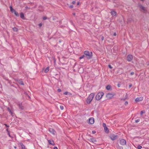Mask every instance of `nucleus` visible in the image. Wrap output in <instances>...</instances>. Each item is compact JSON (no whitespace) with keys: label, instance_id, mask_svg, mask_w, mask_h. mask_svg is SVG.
<instances>
[{"label":"nucleus","instance_id":"a18cd8bd","mask_svg":"<svg viewBox=\"0 0 149 149\" xmlns=\"http://www.w3.org/2000/svg\"><path fill=\"white\" fill-rule=\"evenodd\" d=\"M101 39H102V40H104V37H103V36H102V38H101Z\"/></svg>","mask_w":149,"mask_h":149},{"label":"nucleus","instance_id":"2eb2a0df","mask_svg":"<svg viewBox=\"0 0 149 149\" xmlns=\"http://www.w3.org/2000/svg\"><path fill=\"white\" fill-rule=\"evenodd\" d=\"M21 149H27L25 146L22 144H21Z\"/></svg>","mask_w":149,"mask_h":149},{"label":"nucleus","instance_id":"473e14b6","mask_svg":"<svg viewBox=\"0 0 149 149\" xmlns=\"http://www.w3.org/2000/svg\"><path fill=\"white\" fill-rule=\"evenodd\" d=\"M108 67L110 69H111L112 68V67L111 66V65H109Z\"/></svg>","mask_w":149,"mask_h":149},{"label":"nucleus","instance_id":"ea45409f","mask_svg":"<svg viewBox=\"0 0 149 149\" xmlns=\"http://www.w3.org/2000/svg\"><path fill=\"white\" fill-rule=\"evenodd\" d=\"M53 149H58V148H57V147L54 146V147Z\"/></svg>","mask_w":149,"mask_h":149},{"label":"nucleus","instance_id":"de8ad7c7","mask_svg":"<svg viewBox=\"0 0 149 149\" xmlns=\"http://www.w3.org/2000/svg\"><path fill=\"white\" fill-rule=\"evenodd\" d=\"M5 125H6L7 127H9V126H8V125L7 124H4Z\"/></svg>","mask_w":149,"mask_h":149},{"label":"nucleus","instance_id":"9b49d317","mask_svg":"<svg viewBox=\"0 0 149 149\" xmlns=\"http://www.w3.org/2000/svg\"><path fill=\"white\" fill-rule=\"evenodd\" d=\"M110 13L112 16H115L116 15V13L115 11H112Z\"/></svg>","mask_w":149,"mask_h":149},{"label":"nucleus","instance_id":"a211bd4d","mask_svg":"<svg viewBox=\"0 0 149 149\" xmlns=\"http://www.w3.org/2000/svg\"><path fill=\"white\" fill-rule=\"evenodd\" d=\"M19 108L21 109H24V107L22 106V104H19Z\"/></svg>","mask_w":149,"mask_h":149},{"label":"nucleus","instance_id":"c756f323","mask_svg":"<svg viewBox=\"0 0 149 149\" xmlns=\"http://www.w3.org/2000/svg\"><path fill=\"white\" fill-rule=\"evenodd\" d=\"M118 149H123V147L121 146H118Z\"/></svg>","mask_w":149,"mask_h":149},{"label":"nucleus","instance_id":"37998d69","mask_svg":"<svg viewBox=\"0 0 149 149\" xmlns=\"http://www.w3.org/2000/svg\"><path fill=\"white\" fill-rule=\"evenodd\" d=\"M134 73L133 72H132L130 74L131 75H133L134 74Z\"/></svg>","mask_w":149,"mask_h":149},{"label":"nucleus","instance_id":"6ab92c4d","mask_svg":"<svg viewBox=\"0 0 149 149\" xmlns=\"http://www.w3.org/2000/svg\"><path fill=\"white\" fill-rule=\"evenodd\" d=\"M13 29L14 31L17 32L18 31V29L16 27L13 28Z\"/></svg>","mask_w":149,"mask_h":149},{"label":"nucleus","instance_id":"39448f33","mask_svg":"<svg viewBox=\"0 0 149 149\" xmlns=\"http://www.w3.org/2000/svg\"><path fill=\"white\" fill-rule=\"evenodd\" d=\"M110 138L112 141H113L118 138V136L115 135L113 134H111L109 136Z\"/></svg>","mask_w":149,"mask_h":149},{"label":"nucleus","instance_id":"a878e982","mask_svg":"<svg viewBox=\"0 0 149 149\" xmlns=\"http://www.w3.org/2000/svg\"><path fill=\"white\" fill-rule=\"evenodd\" d=\"M84 57H85V56L84 55H83L82 56H80L79 57V59H81L83 58Z\"/></svg>","mask_w":149,"mask_h":149},{"label":"nucleus","instance_id":"ddd939ff","mask_svg":"<svg viewBox=\"0 0 149 149\" xmlns=\"http://www.w3.org/2000/svg\"><path fill=\"white\" fill-rule=\"evenodd\" d=\"M10 11L12 13H13L15 12V10L13 8L12 6H10Z\"/></svg>","mask_w":149,"mask_h":149},{"label":"nucleus","instance_id":"49530a36","mask_svg":"<svg viewBox=\"0 0 149 149\" xmlns=\"http://www.w3.org/2000/svg\"><path fill=\"white\" fill-rule=\"evenodd\" d=\"M6 130L8 133V132H9V131L8 130V128L6 129Z\"/></svg>","mask_w":149,"mask_h":149},{"label":"nucleus","instance_id":"0eeeda50","mask_svg":"<svg viewBox=\"0 0 149 149\" xmlns=\"http://www.w3.org/2000/svg\"><path fill=\"white\" fill-rule=\"evenodd\" d=\"M120 143L122 145H125L126 144V141L124 139H122L120 140Z\"/></svg>","mask_w":149,"mask_h":149},{"label":"nucleus","instance_id":"1a4fd4ad","mask_svg":"<svg viewBox=\"0 0 149 149\" xmlns=\"http://www.w3.org/2000/svg\"><path fill=\"white\" fill-rule=\"evenodd\" d=\"M132 56L131 55H129L127 56V60L128 61H130L132 59Z\"/></svg>","mask_w":149,"mask_h":149},{"label":"nucleus","instance_id":"2f4dec72","mask_svg":"<svg viewBox=\"0 0 149 149\" xmlns=\"http://www.w3.org/2000/svg\"><path fill=\"white\" fill-rule=\"evenodd\" d=\"M103 126L104 128L105 127H107L106 124L104 123H103Z\"/></svg>","mask_w":149,"mask_h":149},{"label":"nucleus","instance_id":"4be33fe9","mask_svg":"<svg viewBox=\"0 0 149 149\" xmlns=\"http://www.w3.org/2000/svg\"><path fill=\"white\" fill-rule=\"evenodd\" d=\"M90 139L91 140L92 142H96L97 141L94 138H92L91 139Z\"/></svg>","mask_w":149,"mask_h":149},{"label":"nucleus","instance_id":"5fc2aeb1","mask_svg":"<svg viewBox=\"0 0 149 149\" xmlns=\"http://www.w3.org/2000/svg\"><path fill=\"white\" fill-rule=\"evenodd\" d=\"M28 8V7H26V8Z\"/></svg>","mask_w":149,"mask_h":149},{"label":"nucleus","instance_id":"393cba45","mask_svg":"<svg viewBox=\"0 0 149 149\" xmlns=\"http://www.w3.org/2000/svg\"><path fill=\"white\" fill-rule=\"evenodd\" d=\"M14 13L15 15L16 16H19V14H18V13L17 12H16V11Z\"/></svg>","mask_w":149,"mask_h":149},{"label":"nucleus","instance_id":"6e6552de","mask_svg":"<svg viewBox=\"0 0 149 149\" xmlns=\"http://www.w3.org/2000/svg\"><path fill=\"white\" fill-rule=\"evenodd\" d=\"M143 99V97H137L135 100V101L136 102H139L140 101H142Z\"/></svg>","mask_w":149,"mask_h":149},{"label":"nucleus","instance_id":"09e8293b","mask_svg":"<svg viewBox=\"0 0 149 149\" xmlns=\"http://www.w3.org/2000/svg\"><path fill=\"white\" fill-rule=\"evenodd\" d=\"M79 2H78L77 3V5H79Z\"/></svg>","mask_w":149,"mask_h":149},{"label":"nucleus","instance_id":"4c0bfd02","mask_svg":"<svg viewBox=\"0 0 149 149\" xmlns=\"http://www.w3.org/2000/svg\"><path fill=\"white\" fill-rule=\"evenodd\" d=\"M42 24L41 23H40L39 24L38 26L39 27H41L42 26Z\"/></svg>","mask_w":149,"mask_h":149},{"label":"nucleus","instance_id":"3c124183","mask_svg":"<svg viewBox=\"0 0 149 149\" xmlns=\"http://www.w3.org/2000/svg\"><path fill=\"white\" fill-rule=\"evenodd\" d=\"M14 148L15 149H16L17 147L16 146H14Z\"/></svg>","mask_w":149,"mask_h":149},{"label":"nucleus","instance_id":"f03ea898","mask_svg":"<svg viewBox=\"0 0 149 149\" xmlns=\"http://www.w3.org/2000/svg\"><path fill=\"white\" fill-rule=\"evenodd\" d=\"M84 54L88 59H89L91 58L92 56V52L90 53L88 51H85L84 52Z\"/></svg>","mask_w":149,"mask_h":149},{"label":"nucleus","instance_id":"423d86ee","mask_svg":"<svg viewBox=\"0 0 149 149\" xmlns=\"http://www.w3.org/2000/svg\"><path fill=\"white\" fill-rule=\"evenodd\" d=\"M140 10L141 11H142L144 13H146L147 11V8L143 6L142 5H140Z\"/></svg>","mask_w":149,"mask_h":149},{"label":"nucleus","instance_id":"603ef678","mask_svg":"<svg viewBox=\"0 0 149 149\" xmlns=\"http://www.w3.org/2000/svg\"><path fill=\"white\" fill-rule=\"evenodd\" d=\"M132 84L130 85V87H131V86H132Z\"/></svg>","mask_w":149,"mask_h":149},{"label":"nucleus","instance_id":"cd10ccee","mask_svg":"<svg viewBox=\"0 0 149 149\" xmlns=\"http://www.w3.org/2000/svg\"><path fill=\"white\" fill-rule=\"evenodd\" d=\"M142 148V146L140 145H139L137 147V149H141Z\"/></svg>","mask_w":149,"mask_h":149},{"label":"nucleus","instance_id":"4468645a","mask_svg":"<svg viewBox=\"0 0 149 149\" xmlns=\"http://www.w3.org/2000/svg\"><path fill=\"white\" fill-rule=\"evenodd\" d=\"M104 130L105 132L107 133H108L109 132V130L108 128L107 127H105L104 128Z\"/></svg>","mask_w":149,"mask_h":149},{"label":"nucleus","instance_id":"58836bf2","mask_svg":"<svg viewBox=\"0 0 149 149\" xmlns=\"http://www.w3.org/2000/svg\"><path fill=\"white\" fill-rule=\"evenodd\" d=\"M57 91H58V92H60L61 91V90L60 89H58Z\"/></svg>","mask_w":149,"mask_h":149},{"label":"nucleus","instance_id":"864d4df0","mask_svg":"<svg viewBox=\"0 0 149 149\" xmlns=\"http://www.w3.org/2000/svg\"><path fill=\"white\" fill-rule=\"evenodd\" d=\"M139 120H136V121H139Z\"/></svg>","mask_w":149,"mask_h":149},{"label":"nucleus","instance_id":"f704fd0d","mask_svg":"<svg viewBox=\"0 0 149 149\" xmlns=\"http://www.w3.org/2000/svg\"><path fill=\"white\" fill-rule=\"evenodd\" d=\"M47 19V17H43V19L44 20H45Z\"/></svg>","mask_w":149,"mask_h":149},{"label":"nucleus","instance_id":"7ed1b4c3","mask_svg":"<svg viewBox=\"0 0 149 149\" xmlns=\"http://www.w3.org/2000/svg\"><path fill=\"white\" fill-rule=\"evenodd\" d=\"M104 93L103 92H100L97 94L95 96V99L97 100H100L104 95Z\"/></svg>","mask_w":149,"mask_h":149},{"label":"nucleus","instance_id":"c9c22d12","mask_svg":"<svg viewBox=\"0 0 149 149\" xmlns=\"http://www.w3.org/2000/svg\"><path fill=\"white\" fill-rule=\"evenodd\" d=\"M92 134H95L96 133V131H92Z\"/></svg>","mask_w":149,"mask_h":149},{"label":"nucleus","instance_id":"7c9ffc66","mask_svg":"<svg viewBox=\"0 0 149 149\" xmlns=\"http://www.w3.org/2000/svg\"><path fill=\"white\" fill-rule=\"evenodd\" d=\"M8 136H9V137L12 138H13V137H12L10 135V132H8Z\"/></svg>","mask_w":149,"mask_h":149},{"label":"nucleus","instance_id":"c03bdc74","mask_svg":"<svg viewBox=\"0 0 149 149\" xmlns=\"http://www.w3.org/2000/svg\"><path fill=\"white\" fill-rule=\"evenodd\" d=\"M113 36H116V33H114L113 34Z\"/></svg>","mask_w":149,"mask_h":149},{"label":"nucleus","instance_id":"c85d7f7f","mask_svg":"<svg viewBox=\"0 0 149 149\" xmlns=\"http://www.w3.org/2000/svg\"><path fill=\"white\" fill-rule=\"evenodd\" d=\"M88 124H93L94 123V122H88Z\"/></svg>","mask_w":149,"mask_h":149},{"label":"nucleus","instance_id":"a19ab883","mask_svg":"<svg viewBox=\"0 0 149 149\" xmlns=\"http://www.w3.org/2000/svg\"><path fill=\"white\" fill-rule=\"evenodd\" d=\"M72 3L73 4H75V3H76V2L75 1H73L72 2Z\"/></svg>","mask_w":149,"mask_h":149},{"label":"nucleus","instance_id":"bb28decb","mask_svg":"<svg viewBox=\"0 0 149 149\" xmlns=\"http://www.w3.org/2000/svg\"><path fill=\"white\" fill-rule=\"evenodd\" d=\"M60 108L62 110H63V109H64L63 106H62V105L60 106Z\"/></svg>","mask_w":149,"mask_h":149},{"label":"nucleus","instance_id":"dca6fc26","mask_svg":"<svg viewBox=\"0 0 149 149\" xmlns=\"http://www.w3.org/2000/svg\"><path fill=\"white\" fill-rule=\"evenodd\" d=\"M20 16L23 19H24V14L23 13H21L20 14Z\"/></svg>","mask_w":149,"mask_h":149},{"label":"nucleus","instance_id":"9d476101","mask_svg":"<svg viewBox=\"0 0 149 149\" xmlns=\"http://www.w3.org/2000/svg\"><path fill=\"white\" fill-rule=\"evenodd\" d=\"M49 131L51 133H52V134L54 135L56 133V131L54 130L52 128L49 129Z\"/></svg>","mask_w":149,"mask_h":149},{"label":"nucleus","instance_id":"f3484780","mask_svg":"<svg viewBox=\"0 0 149 149\" xmlns=\"http://www.w3.org/2000/svg\"><path fill=\"white\" fill-rule=\"evenodd\" d=\"M18 83L21 85H23L24 84L23 81L21 80H19L18 81Z\"/></svg>","mask_w":149,"mask_h":149},{"label":"nucleus","instance_id":"f257e3e1","mask_svg":"<svg viewBox=\"0 0 149 149\" xmlns=\"http://www.w3.org/2000/svg\"><path fill=\"white\" fill-rule=\"evenodd\" d=\"M95 94L93 93H91L87 97L86 100V102L87 104H89L93 99Z\"/></svg>","mask_w":149,"mask_h":149},{"label":"nucleus","instance_id":"f8f14e48","mask_svg":"<svg viewBox=\"0 0 149 149\" xmlns=\"http://www.w3.org/2000/svg\"><path fill=\"white\" fill-rule=\"evenodd\" d=\"M49 143V144L53 145L54 146V141L52 140H50L48 141Z\"/></svg>","mask_w":149,"mask_h":149},{"label":"nucleus","instance_id":"aec40b11","mask_svg":"<svg viewBox=\"0 0 149 149\" xmlns=\"http://www.w3.org/2000/svg\"><path fill=\"white\" fill-rule=\"evenodd\" d=\"M111 88V86L110 85H108L106 87V89L107 90H109Z\"/></svg>","mask_w":149,"mask_h":149},{"label":"nucleus","instance_id":"6e6d98bb","mask_svg":"<svg viewBox=\"0 0 149 149\" xmlns=\"http://www.w3.org/2000/svg\"><path fill=\"white\" fill-rule=\"evenodd\" d=\"M9 110L10 112L11 113V111L10 110V109H9Z\"/></svg>","mask_w":149,"mask_h":149},{"label":"nucleus","instance_id":"72a5a7b5","mask_svg":"<svg viewBox=\"0 0 149 149\" xmlns=\"http://www.w3.org/2000/svg\"><path fill=\"white\" fill-rule=\"evenodd\" d=\"M68 94V92H65L64 93V94L65 95H67Z\"/></svg>","mask_w":149,"mask_h":149},{"label":"nucleus","instance_id":"b1692460","mask_svg":"<svg viewBox=\"0 0 149 149\" xmlns=\"http://www.w3.org/2000/svg\"><path fill=\"white\" fill-rule=\"evenodd\" d=\"M145 111L144 110L142 111L140 113V115L142 116L143 113H145Z\"/></svg>","mask_w":149,"mask_h":149},{"label":"nucleus","instance_id":"5701e85b","mask_svg":"<svg viewBox=\"0 0 149 149\" xmlns=\"http://www.w3.org/2000/svg\"><path fill=\"white\" fill-rule=\"evenodd\" d=\"M89 121H94V118L93 117H91L89 119Z\"/></svg>","mask_w":149,"mask_h":149},{"label":"nucleus","instance_id":"79ce46f5","mask_svg":"<svg viewBox=\"0 0 149 149\" xmlns=\"http://www.w3.org/2000/svg\"><path fill=\"white\" fill-rule=\"evenodd\" d=\"M69 7H70V8H72L73 7V5H71L70 6H69Z\"/></svg>","mask_w":149,"mask_h":149},{"label":"nucleus","instance_id":"20e7f679","mask_svg":"<svg viewBox=\"0 0 149 149\" xmlns=\"http://www.w3.org/2000/svg\"><path fill=\"white\" fill-rule=\"evenodd\" d=\"M116 95L115 93H108L107 94L106 97L108 99H110L113 98Z\"/></svg>","mask_w":149,"mask_h":149},{"label":"nucleus","instance_id":"8fccbe9b","mask_svg":"<svg viewBox=\"0 0 149 149\" xmlns=\"http://www.w3.org/2000/svg\"><path fill=\"white\" fill-rule=\"evenodd\" d=\"M73 14L74 16L75 15V13H73Z\"/></svg>","mask_w":149,"mask_h":149},{"label":"nucleus","instance_id":"13d9d810","mask_svg":"<svg viewBox=\"0 0 149 149\" xmlns=\"http://www.w3.org/2000/svg\"><path fill=\"white\" fill-rule=\"evenodd\" d=\"M137 122V121L136 122V123H137V122Z\"/></svg>","mask_w":149,"mask_h":149},{"label":"nucleus","instance_id":"e433bc0d","mask_svg":"<svg viewBox=\"0 0 149 149\" xmlns=\"http://www.w3.org/2000/svg\"><path fill=\"white\" fill-rule=\"evenodd\" d=\"M128 104V102L127 101H126L125 102V105H127Z\"/></svg>","mask_w":149,"mask_h":149},{"label":"nucleus","instance_id":"412c9836","mask_svg":"<svg viewBox=\"0 0 149 149\" xmlns=\"http://www.w3.org/2000/svg\"><path fill=\"white\" fill-rule=\"evenodd\" d=\"M49 71V67H47L45 69V73Z\"/></svg>","mask_w":149,"mask_h":149},{"label":"nucleus","instance_id":"4d7b16f0","mask_svg":"<svg viewBox=\"0 0 149 149\" xmlns=\"http://www.w3.org/2000/svg\"><path fill=\"white\" fill-rule=\"evenodd\" d=\"M141 1H144V0H141Z\"/></svg>","mask_w":149,"mask_h":149}]
</instances>
